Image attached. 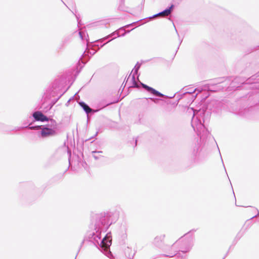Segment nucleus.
Masks as SVG:
<instances>
[{"instance_id": "obj_23", "label": "nucleus", "mask_w": 259, "mask_h": 259, "mask_svg": "<svg viewBox=\"0 0 259 259\" xmlns=\"http://www.w3.org/2000/svg\"><path fill=\"white\" fill-rule=\"evenodd\" d=\"M239 79V78H236L235 79V81H238V80Z\"/></svg>"}, {"instance_id": "obj_27", "label": "nucleus", "mask_w": 259, "mask_h": 259, "mask_svg": "<svg viewBox=\"0 0 259 259\" xmlns=\"http://www.w3.org/2000/svg\"><path fill=\"white\" fill-rule=\"evenodd\" d=\"M182 42V40H181L180 41V44H181V42Z\"/></svg>"}, {"instance_id": "obj_2", "label": "nucleus", "mask_w": 259, "mask_h": 259, "mask_svg": "<svg viewBox=\"0 0 259 259\" xmlns=\"http://www.w3.org/2000/svg\"><path fill=\"white\" fill-rule=\"evenodd\" d=\"M193 246V235L190 231L178 239L171 246V249L178 248L184 254L189 252Z\"/></svg>"}, {"instance_id": "obj_12", "label": "nucleus", "mask_w": 259, "mask_h": 259, "mask_svg": "<svg viewBox=\"0 0 259 259\" xmlns=\"http://www.w3.org/2000/svg\"><path fill=\"white\" fill-rule=\"evenodd\" d=\"M122 30H124L122 27L119 28L118 30L116 31L111 33L110 34L108 35V36H107L103 38L99 39V40H98V42H99V41L103 42L105 40L107 39V38L113 36V38L108 41V42H109L113 39L115 38L116 37H119L120 36L119 32Z\"/></svg>"}, {"instance_id": "obj_1", "label": "nucleus", "mask_w": 259, "mask_h": 259, "mask_svg": "<svg viewBox=\"0 0 259 259\" xmlns=\"http://www.w3.org/2000/svg\"><path fill=\"white\" fill-rule=\"evenodd\" d=\"M109 227V225L106 212H104L97 214L95 225L96 232H93L91 237V238L94 241V243L99 245L104 250L105 254L108 257L111 255V252L110 251L111 240L110 239V236L108 234H106L101 239V233L102 232H105Z\"/></svg>"}, {"instance_id": "obj_6", "label": "nucleus", "mask_w": 259, "mask_h": 259, "mask_svg": "<svg viewBox=\"0 0 259 259\" xmlns=\"http://www.w3.org/2000/svg\"><path fill=\"white\" fill-rule=\"evenodd\" d=\"M106 213L109 226L115 223L119 218V212L117 211L106 212Z\"/></svg>"}, {"instance_id": "obj_17", "label": "nucleus", "mask_w": 259, "mask_h": 259, "mask_svg": "<svg viewBox=\"0 0 259 259\" xmlns=\"http://www.w3.org/2000/svg\"><path fill=\"white\" fill-rule=\"evenodd\" d=\"M146 99L147 100L149 99L156 104H157L159 100V99H158L157 98H146Z\"/></svg>"}, {"instance_id": "obj_24", "label": "nucleus", "mask_w": 259, "mask_h": 259, "mask_svg": "<svg viewBox=\"0 0 259 259\" xmlns=\"http://www.w3.org/2000/svg\"><path fill=\"white\" fill-rule=\"evenodd\" d=\"M125 33V32H124L121 35V36H124Z\"/></svg>"}, {"instance_id": "obj_26", "label": "nucleus", "mask_w": 259, "mask_h": 259, "mask_svg": "<svg viewBox=\"0 0 259 259\" xmlns=\"http://www.w3.org/2000/svg\"><path fill=\"white\" fill-rule=\"evenodd\" d=\"M244 82V81H242L241 82V83H243Z\"/></svg>"}, {"instance_id": "obj_10", "label": "nucleus", "mask_w": 259, "mask_h": 259, "mask_svg": "<svg viewBox=\"0 0 259 259\" xmlns=\"http://www.w3.org/2000/svg\"><path fill=\"white\" fill-rule=\"evenodd\" d=\"M174 8V5L173 4H172L170 6V7H169V8L165 9L164 10H163V11H162L161 12H159L156 14L153 15L151 17H149V19H152V18H155L156 17L158 16H168L171 14Z\"/></svg>"}, {"instance_id": "obj_25", "label": "nucleus", "mask_w": 259, "mask_h": 259, "mask_svg": "<svg viewBox=\"0 0 259 259\" xmlns=\"http://www.w3.org/2000/svg\"><path fill=\"white\" fill-rule=\"evenodd\" d=\"M75 16H76V18H77V21H78V16H77V15H75Z\"/></svg>"}, {"instance_id": "obj_14", "label": "nucleus", "mask_w": 259, "mask_h": 259, "mask_svg": "<svg viewBox=\"0 0 259 259\" xmlns=\"http://www.w3.org/2000/svg\"><path fill=\"white\" fill-rule=\"evenodd\" d=\"M102 102L103 103H100V105H98V107H99V110L102 109L113 103V102H110V103H104V101H103Z\"/></svg>"}, {"instance_id": "obj_13", "label": "nucleus", "mask_w": 259, "mask_h": 259, "mask_svg": "<svg viewBox=\"0 0 259 259\" xmlns=\"http://www.w3.org/2000/svg\"><path fill=\"white\" fill-rule=\"evenodd\" d=\"M79 104L87 114L92 111V109L85 103L83 102H80Z\"/></svg>"}, {"instance_id": "obj_15", "label": "nucleus", "mask_w": 259, "mask_h": 259, "mask_svg": "<svg viewBox=\"0 0 259 259\" xmlns=\"http://www.w3.org/2000/svg\"><path fill=\"white\" fill-rule=\"evenodd\" d=\"M254 79H255V75H253L250 78H249L248 79H247L246 80V81H247L246 83H251V82H252V81L253 83H257V82H258V80L252 81Z\"/></svg>"}, {"instance_id": "obj_4", "label": "nucleus", "mask_w": 259, "mask_h": 259, "mask_svg": "<svg viewBox=\"0 0 259 259\" xmlns=\"http://www.w3.org/2000/svg\"><path fill=\"white\" fill-rule=\"evenodd\" d=\"M204 114L205 113L203 110L197 112L194 111L193 117L191 122L192 126L194 131L197 132V135L200 137L202 136V132L205 133L204 134H206L207 133H208L203 124L204 122Z\"/></svg>"}, {"instance_id": "obj_7", "label": "nucleus", "mask_w": 259, "mask_h": 259, "mask_svg": "<svg viewBox=\"0 0 259 259\" xmlns=\"http://www.w3.org/2000/svg\"><path fill=\"white\" fill-rule=\"evenodd\" d=\"M140 85L148 93L156 97H165V96L154 89L139 81Z\"/></svg>"}, {"instance_id": "obj_8", "label": "nucleus", "mask_w": 259, "mask_h": 259, "mask_svg": "<svg viewBox=\"0 0 259 259\" xmlns=\"http://www.w3.org/2000/svg\"><path fill=\"white\" fill-rule=\"evenodd\" d=\"M181 251H179L178 248H175V249H171L170 251L167 254H164L163 255L166 257H172L174 256H176L177 257L185 259L186 255H182Z\"/></svg>"}, {"instance_id": "obj_22", "label": "nucleus", "mask_w": 259, "mask_h": 259, "mask_svg": "<svg viewBox=\"0 0 259 259\" xmlns=\"http://www.w3.org/2000/svg\"><path fill=\"white\" fill-rule=\"evenodd\" d=\"M96 52V51H95V50H93L92 51V52H90V54L92 55H93L94 54H95V53Z\"/></svg>"}, {"instance_id": "obj_19", "label": "nucleus", "mask_w": 259, "mask_h": 259, "mask_svg": "<svg viewBox=\"0 0 259 259\" xmlns=\"http://www.w3.org/2000/svg\"><path fill=\"white\" fill-rule=\"evenodd\" d=\"M198 150V147H196V149H194L193 152V156H195L196 155Z\"/></svg>"}, {"instance_id": "obj_5", "label": "nucleus", "mask_w": 259, "mask_h": 259, "mask_svg": "<svg viewBox=\"0 0 259 259\" xmlns=\"http://www.w3.org/2000/svg\"><path fill=\"white\" fill-rule=\"evenodd\" d=\"M141 67V64L138 62L135 65L134 68L132 70L133 74L132 75V73L130 74L127 77L126 83H128L129 88H139V85L138 82L136 80V75L138 74V70Z\"/></svg>"}, {"instance_id": "obj_16", "label": "nucleus", "mask_w": 259, "mask_h": 259, "mask_svg": "<svg viewBox=\"0 0 259 259\" xmlns=\"http://www.w3.org/2000/svg\"><path fill=\"white\" fill-rule=\"evenodd\" d=\"M102 153V151H93L92 152V154H93V156L94 157V158L96 159V160H97V159H99V157L98 156V155H96V154H98V153Z\"/></svg>"}, {"instance_id": "obj_18", "label": "nucleus", "mask_w": 259, "mask_h": 259, "mask_svg": "<svg viewBox=\"0 0 259 259\" xmlns=\"http://www.w3.org/2000/svg\"><path fill=\"white\" fill-rule=\"evenodd\" d=\"M79 36L81 38V39H83V35L85 36V32H82V31H80L79 32Z\"/></svg>"}, {"instance_id": "obj_9", "label": "nucleus", "mask_w": 259, "mask_h": 259, "mask_svg": "<svg viewBox=\"0 0 259 259\" xmlns=\"http://www.w3.org/2000/svg\"><path fill=\"white\" fill-rule=\"evenodd\" d=\"M165 237V236L164 234H161L157 236L154 239L153 242V244L157 247L162 248Z\"/></svg>"}, {"instance_id": "obj_20", "label": "nucleus", "mask_w": 259, "mask_h": 259, "mask_svg": "<svg viewBox=\"0 0 259 259\" xmlns=\"http://www.w3.org/2000/svg\"><path fill=\"white\" fill-rule=\"evenodd\" d=\"M98 40H96L95 41L97 43H98V44L97 45V46H99V45L101 46V47H102L103 46H104L105 44H106L108 42H107L106 43H105V44H103V45H101L100 44V43H102V42L101 41H99V42H98Z\"/></svg>"}, {"instance_id": "obj_21", "label": "nucleus", "mask_w": 259, "mask_h": 259, "mask_svg": "<svg viewBox=\"0 0 259 259\" xmlns=\"http://www.w3.org/2000/svg\"><path fill=\"white\" fill-rule=\"evenodd\" d=\"M68 154L69 155V160L70 159V158L71 157V150H68Z\"/></svg>"}, {"instance_id": "obj_11", "label": "nucleus", "mask_w": 259, "mask_h": 259, "mask_svg": "<svg viewBox=\"0 0 259 259\" xmlns=\"http://www.w3.org/2000/svg\"><path fill=\"white\" fill-rule=\"evenodd\" d=\"M32 116L36 121H40L41 122L48 121L49 118L42 114L40 111H35L33 113Z\"/></svg>"}, {"instance_id": "obj_3", "label": "nucleus", "mask_w": 259, "mask_h": 259, "mask_svg": "<svg viewBox=\"0 0 259 259\" xmlns=\"http://www.w3.org/2000/svg\"><path fill=\"white\" fill-rule=\"evenodd\" d=\"M50 124L46 125H37L31 126L30 123L28 126H26V128H28L30 130H41L39 133V135L40 137L45 138L54 136L56 135L57 123L56 121L53 119H50Z\"/></svg>"}]
</instances>
